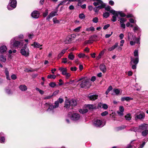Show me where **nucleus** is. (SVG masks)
<instances>
[{
  "mask_svg": "<svg viewBox=\"0 0 148 148\" xmlns=\"http://www.w3.org/2000/svg\"><path fill=\"white\" fill-rule=\"evenodd\" d=\"M63 101V99L59 98L57 101H55L54 105L49 103H46L45 106L46 107H49L47 111L51 113L54 114L56 111L55 109L59 107V103H61Z\"/></svg>",
  "mask_w": 148,
  "mask_h": 148,
  "instance_id": "1",
  "label": "nucleus"
},
{
  "mask_svg": "<svg viewBox=\"0 0 148 148\" xmlns=\"http://www.w3.org/2000/svg\"><path fill=\"white\" fill-rule=\"evenodd\" d=\"M82 81V83L80 84L81 87L82 88H89L91 86V83L90 79L88 77H82L77 81Z\"/></svg>",
  "mask_w": 148,
  "mask_h": 148,
  "instance_id": "2",
  "label": "nucleus"
},
{
  "mask_svg": "<svg viewBox=\"0 0 148 148\" xmlns=\"http://www.w3.org/2000/svg\"><path fill=\"white\" fill-rule=\"evenodd\" d=\"M68 117L69 118L72 120L74 121H79L80 118V115L77 113L69 112L68 113Z\"/></svg>",
  "mask_w": 148,
  "mask_h": 148,
  "instance_id": "3",
  "label": "nucleus"
},
{
  "mask_svg": "<svg viewBox=\"0 0 148 148\" xmlns=\"http://www.w3.org/2000/svg\"><path fill=\"white\" fill-rule=\"evenodd\" d=\"M20 53L22 55L25 57H27L29 56V51L27 44H25L21 49Z\"/></svg>",
  "mask_w": 148,
  "mask_h": 148,
  "instance_id": "4",
  "label": "nucleus"
},
{
  "mask_svg": "<svg viewBox=\"0 0 148 148\" xmlns=\"http://www.w3.org/2000/svg\"><path fill=\"white\" fill-rule=\"evenodd\" d=\"M17 37L13 38L10 41V43L14 47H17L19 46H21V42L18 41Z\"/></svg>",
  "mask_w": 148,
  "mask_h": 148,
  "instance_id": "5",
  "label": "nucleus"
},
{
  "mask_svg": "<svg viewBox=\"0 0 148 148\" xmlns=\"http://www.w3.org/2000/svg\"><path fill=\"white\" fill-rule=\"evenodd\" d=\"M93 1H95L93 4L95 6H99V9H102L104 8L106 6V4L103 3L101 0H92Z\"/></svg>",
  "mask_w": 148,
  "mask_h": 148,
  "instance_id": "6",
  "label": "nucleus"
},
{
  "mask_svg": "<svg viewBox=\"0 0 148 148\" xmlns=\"http://www.w3.org/2000/svg\"><path fill=\"white\" fill-rule=\"evenodd\" d=\"M16 0H10L8 5V9L10 10H13L16 7Z\"/></svg>",
  "mask_w": 148,
  "mask_h": 148,
  "instance_id": "7",
  "label": "nucleus"
},
{
  "mask_svg": "<svg viewBox=\"0 0 148 148\" xmlns=\"http://www.w3.org/2000/svg\"><path fill=\"white\" fill-rule=\"evenodd\" d=\"M104 125L101 121L99 119L95 120L93 122V125L96 127H102Z\"/></svg>",
  "mask_w": 148,
  "mask_h": 148,
  "instance_id": "8",
  "label": "nucleus"
},
{
  "mask_svg": "<svg viewBox=\"0 0 148 148\" xmlns=\"http://www.w3.org/2000/svg\"><path fill=\"white\" fill-rule=\"evenodd\" d=\"M74 35L73 34L68 36L65 40L64 41V42L66 44L70 43L73 39Z\"/></svg>",
  "mask_w": 148,
  "mask_h": 148,
  "instance_id": "9",
  "label": "nucleus"
},
{
  "mask_svg": "<svg viewBox=\"0 0 148 148\" xmlns=\"http://www.w3.org/2000/svg\"><path fill=\"white\" fill-rule=\"evenodd\" d=\"M131 61L130 63L131 65L132 64H137L139 62V58L138 57H130Z\"/></svg>",
  "mask_w": 148,
  "mask_h": 148,
  "instance_id": "10",
  "label": "nucleus"
},
{
  "mask_svg": "<svg viewBox=\"0 0 148 148\" xmlns=\"http://www.w3.org/2000/svg\"><path fill=\"white\" fill-rule=\"evenodd\" d=\"M111 13L113 15L112 16V18L111 19V20L113 22H115L116 20V17H118L117 12L115 10H111Z\"/></svg>",
  "mask_w": 148,
  "mask_h": 148,
  "instance_id": "11",
  "label": "nucleus"
},
{
  "mask_svg": "<svg viewBox=\"0 0 148 148\" xmlns=\"http://www.w3.org/2000/svg\"><path fill=\"white\" fill-rule=\"evenodd\" d=\"M40 14L38 11L35 10L31 13V15L32 17L35 18H38Z\"/></svg>",
  "mask_w": 148,
  "mask_h": 148,
  "instance_id": "12",
  "label": "nucleus"
},
{
  "mask_svg": "<svg viewBox=\"0 0 148 148\" xmlns=\"http://www.w3.org/2000/svg\"><path fill=\"white\" fill-rule=\"evenodd\" d=\"M57 12L52 11L51 12L46 18L47 20L49 21V19L53 17V16L57 15Z\"/></svg>",
  "mask_w": 148,
  "mask_h": 148,
  "instance_id": "13",
  "label": "nucleus"
},
{
  "mask_svg": "<svg viewBox=\"0 0 148 148\" xmlns=\"http://www.w3.org/2000/svg\"><path fill=\"white\" fill-rule=\"evenodd\" d=\"M5 134L2 132H0V143L4 144L5 142Z\"/></svg>",
  "mask_w": 148,
  "mask_h": 148,
  "instance_id": "14",
  "label": "nucleus"
},
{
  "mask_svg": "<svg viewBox=\"0 0 148 148\" xmlns=\"http://www.w3.org/2000/svg\"><path fill=\"white\" fill-rule=\"evenodd\" d=\"M88 97L90 100L94 101L97 99L98 95H89Z\"/></svg>",
  "mask_w": 148,
  "mask_h": 148,
  "instance_id": "15",
  "label": "nucleus"
},
{
  "mask_svg": "<svg viewBox=\"0 0 148 148\" xmlns=\"http://www.w3.org/2000/svg\"><path fill=\"white\" fill-rule=\"evenodd\" d=\"M128 36L129 40H135L136 37L134 36L131 33L128 32Z\"/></svg>",
  "mask_w": 148,
  "mask_h": 148,
  "instance_id": "16",
  "label": "nucleus"
},
{
  "mask_svg": "<svg viewBox=\"0 0 148 148\" xmlns=\"http://www.w3.org/2000/svg\"><path fill=\"white\" fill-rule=\"evenodd\" d=\"M133 98L129 97H124L121 98V100L122 101H130L131 100H133Z\"/></svg>",
  "mask_w": 148,
  "mask_h": 148,
  "instance_id": "17",
  "label": "nucleus"
},
{
  "mask_svg": "<svg viewBox=\"0 0 148 148\" xmlns=\"http://www.w3.org/2000/svg\"><path fill=\"white\" fill-rule=\"evenodd\" d=\"M7 48L6 46L3 45L0 47V53H5L6 52Z\"/></svg>",
  "mask_w": 148,
  "mask_h": 148,
  "instance_id": "18",
  "label": "nucleus"
},
{
  "mask_svg": "<svg viewBox=\"0 0 148 148\" xmlns=\"http://www.w3.org/2000/svg\"><path fill=\"white\" fill-rule=\"evenodd\" d=\"M147 124L145 123H144L142 124L139 127V130L141 131V130H147Z\"/></svg>",
  "mask_w": 148,
  "mask_h": 148,
  "instance_id": "19",
  "label": "nucleus"
},
{
  "mask_svg": "<svg viewBox=\"0 0 148 148\" xmlns=\"http://www.w3.org/2000/svg\"><path fill=\"white\" fill-rule=\"evenodd\" d=\"M86 107L90 110L96 109H97V107L95 104H88L86 105Z\"/></svg>",
  "mask_w": 148,
  "mask_h": 148,
  "instance_id": "20",
  "label": "nucleus"
},
{
  "mask_svg": "<svg viewBox=\"0 0 148 148\" xmlns=\"http://www.w3.org/2000/svg\"><path fill=\"white\" fill-rule=\"evenodd\" d=\"M59 70L62 72V74H69L67 73V69L66 68L60 67L59 69Z\"/></svg>",
  "mask_w": 148,
  "mask_h": 148,
  "instance_id": "21",
  "label": "nucleus"
},
{
  "mask_svg": "<svg viewBox=\"0 0 148 148\" xmlns=\"http://www.w3.org/2000/svg\"><path fill=\"white\" fill-rule=\"evenodd\" d=\"M67 49L63 50L62 51L58 54L57 57L58 59H60L62 56L63 54L66 52Z\"/></svg>",
  "mask_w": 148,
  "mask_h": 148,
  "instance_id": "22",
  "label": "nucleus"
},
{
  "mask_svg": "<svg viewBox=\"0 0 148 148\" xmlns=\"http://www.w3.org/2000/svg\"><path fill=\"white\" fill-rule=\"evenodd\" d=\"M20 89L22 91H25L27 90V87L25 85H21L19 87Z\"/></svg>",
  "mask_w": 148,
  "mask_h": 148,
  "instance_id": "23",
  "label": "nucleus"
},
{
  "mask_svg": "<svg viewBox=\"0 0 148 148\" xmlns=\"http://www.w3.org/2000/svg\"><path fill=\"white\" fill-rule=\"evenodd\" d=\"M114 92L117 95H118L120 93L121 94L122 90L119 89H114L113 90Z\"/></svg>",
  "mask_w": 148,
  "mask_h": 148,
  "instance_id": "24",
  "label": "nucleus"
},
{
  "mask_svg": "<svg viewBox=\"0 0 148 148\" xmlns=\"http://www.w3.org/2000/svg\"><path fill=\"white\" fill-rule=\"evenodd\" d=\"M31 45L33 46L34 48H40L42 46V45H40L39 43L36 42H34Z\"/></svg>",
  "mask_w": 148,
  "mask_h": 148,
  "instance_id": "25",
  "label": "nucleus"
},
{
  "mask_svg": "<svg viewBox=\"0 0 148 148\" xmlns=\"http://www.w3.org/2000/svg\"><path fill=\"white\" fill-rule=\"evenodd\" d=\"M100 70L103 73H105L106 71V68L105 65L104 64H102L100 65Z\"/></svg>",
  "mask_w": 148,
  "mask_h": 148,
  "instance_id": "26",
  "label": "nucleus"
},
{
  "mask_svg": "<svg viewBox=\"0 0 148 148\" xmlns=\"http://www.w3.org/2000/svg\"><path fill=\"white\" fill-rule=\"evenodd\" d=\"M144 117L145 115L143 114H140L136 115L135 117V119L136 120L137 119H141L144 118Z\"/></svg>",
  "mask_w": 148,
  "mask_h": 148,
  "instance_id": "27",
  "label": "nucleus"
},
{
  "mask_svg": "<svg viewBox=\"0 0 148 148\" xmlns=\"http://www.w3.org/2000/svg\"><path fill=\"white\" fill-rule=\"evenodd\" d=\"M118 43L116 42L115 43V45L111 47L110 48H109L108 49V50L109 51H111L114 50L115 49L117 48L118 47Z\"/></svg>",
  "mask_w": 148,
  "mask_h": 148,
  "instance_id": "28",
  "label": "nucleus"
},
{
  "mask_svg": "<svg viewBox=\"0 0 148 148\" xmlns=\"http://www.w3.org/2000/svg\"><path fill=\"white\" fill-rule=\"evenodd\" d=\"M5 92L7 94L10 95L13 94L12 91L8 87L6 88L5 89Z\"/></svg>",
  "mask_w": 148,
  "mask_h": 148,
  "instance_id": "29",
  "label": "nucleus"
},
{
  "mask_svg": "<svg viewBox=\"0 0 148 148\" xmlns=\"http://www.w3.org/2000/svg\"><path fill=\"white\" fill-rule=\"evenodd\" d=\"M71 105L70 101L68 100H66L65 102V107L68 108Z\"/></svg>",
  "mask_w": 148,
  "mask_h": 148,
  "instance_id": "30",
  "label": "nucleus"
},
{
  "mask_svg": "<svg viewBox=\"0 0 148 148\" xmlns=\"http://www.w3.org/2000/svg\"><path fill=\"white\" fill-rule=\"evenodd\" d=\"M68 58L71 60H73L75 58V56L72 53H70L68 56Z\"/></svg>",
  "mask_w": 148,
  "mask_h": 148,
  "instance_id": "31",
  "label": "nucleus"
},
{
  "mask_svg": "<svg viewBox=\"0 0 148 148\" xmlns=\"http://www.w3.org/2000/svg\"><path fill=\"white\" fill-rule=\"evenodd\" d=\"M116 12H117L118 16L119 15L121 17H124L126 16L125 14L123 13L122 11H116Z\"/></svg>",
  "mask_w": 148,
  "mask_h": 148,
  "instance_id": "32",
  "label": "nucleus"
},
{
  "mask_svg": "<svg viewBox=\"0 0 148 148\" xmlns=\"http://www.w3.org/2000/svg\"><path fill=\"white\" fill-rule=\"evenodd\" d=\"M71 103V105L72 106H75L76 105L77 103L75 99H72L70 101Z\"/></svg>",
  "mask_w": 148,
  "mask_h": 148,
  "instance_id": "33",
  "label": "nucleus"
},
{
  "mask_svg": "<svg viewBox=\"0 0 148 148\" xmlns=\"http://www.w3.org/2000/svg\"><path fill=\"white\" fill-rule=\"evenodd\" d=\"M88 111V110L86 108H84L83 109H80L79 112L83 114L87 112Z\"/></svg>",
  "mask_w": 148,
  "mask_h": 148,
  "instance_id": "34",
  "label": "nucleus"
},
{
  "mask_svg": "<svg viewBox=\"0 0 148 148\" xmlns=\"http://www.w3.org/2000/svg\"><path fill=\"white\" fill-rule=\"evenodd\" d=\"M130 130L135 132H140V131L139 130V127H133L130 129Z\"/></svg>",
  "mask_w": 148,
  "mask_h": 148,
  "instance_id": "35",
  "label": "nucleus"
},
{
  "mask_svg": "<svg viewBox=\"0 0 148 148\" xmlns=\"http://www.w3.org/2000/svg\"><path fill=\"white\" fill-rule=\"evenodd\" d=\"M0 60L1 62H5L6 61V59L5 57L2 54L0 55Z\"/></svg>",
  "mask_w": 148,
  "mask_h": 148,
  "instance_id": "36",
  "label": "nucleus"
},
{
  "mask_svg": "<svg viewBox=\"0 0 148 148\" xmlns=\"http://www.w3.org/2000/svg\"><path fill=\"white\" fill-rule=\"evenodd\" d=\"M78 57L80 58H84L85 57H86L87 58H89V57L88 56H86L83 53H80L78 55Z\"/></svg>",
  "mask_w": 148,
  "mask_h": 148,
  "instance_id": "37",
  "label": "nucleus"
},
{
  "mask_svg": "<svg viewBox=\"0 0 148 148\" xmlns=\"http://www.w3.org/2000/svg\"><path fill=\"white\" fill-rule=\"evenodd\" d=\"M126 119L127 121H130L131 119V114H128L125 116Z\"/></svg>",
  "mask_w": 148,
  "mask_h": 148,
  "instance_id": "38",
  "label": "nucleus"
},
{
  "mask_svg": "<svg viewBox=\"0 0 148 148\" xmlns=\"http://www.w3.org/2000/svg\"><path fill=\"white\" fill-rule=\"evenodd\" d=\"M86 30L88 32H89L90 31L93 32L95 31V28L91 26L89 28H86Z\"/></svg>",
  "mask_w": 148,
  "mask_h": 148,
  "instance_id": "39",
  "label": "nucleus"
},
{
  "mask_svg": "<svg viewBox=\"0 0 148 148\" xmlns=\"http://www.w3.org/2000/svg\"><path fill=\"white\" fill-rule=\"evenodd\" d=\"M104 8H105V10L108 11H109L110 13H111V10H110L111 7L109 5H108L106 7H105V6Z\"/></svg>",
  "mask_w": 148,
  "mask_h": 148,
  "instance_id": "40",
  "label": "nucleus"
},
{
  "mask_svg": "<svg viewBox=\"0 0 148 148\" xmlns=\"http://www.w3.org/2000/svg\"><path fill=\"white\" fill-rule=\"evenodd\" d=\"M148 134V130H145L142 132V134L143 136H145Z\"/></svg>",
  "mask_w": 148,
  "mask_h": 148,
  "instance_id": "41",
  "label": "nucleus"
},
{
  "mask_svg": "<svg viewBox=\"0 0 148 148\" xmlns=\"http://www.w3.org/2000/svg\"><path fill=\"white\" fill-rule=\"evenodd\" d=\"M56 77V76L55 75H48L47 76V78L49 79H54Z\"/></svg>",
  "mask_w": 148,
  "mask_h": 148,
  "instance_id": "42",
  "label": "nucleus"
},
{
  "mask_svg": "<svg viewBox=\"0 0 148 148\" xmlns=\"http://www.w3.org/2000/svg\"><path fill=\"white\" fill-rule=\"evenodd\" d=\"M134 56L135 57L139 58L138 51L137 50H135L134 53Z\"/></svg>",
  "mask_w": 148,
  "mask_h": 148,
  "instance_id": "43",
  "label": "nucleus"
},
{
  "mask_svg": "<svg viewBox=\"0 0 148 148\" xmlns=\"http://www.w3.org/2000/svg\"><path fill=\"white\" fill-rule=\"evenodd\" d=\"M118 18L120 20V23H124L126 21V19L123 18L118 17Z\"/></svg>",
  "mask_w": 148,
  "mask_h": 148,
  "instance_id": "44",
  "label": "nucleus"
},
{
  "mask_svg": "<svg viewBox=\"0 0 148 148\" xmlns=\"http://www.w3.org/2000/svg\"><path fill=\"white\" fill-rule=\"evenodd\" d=\"M134 141H135V140H134ZM133 141H134V140L131 141L130 144L128 145L127 146L126 148H132L133 146L135 147L134 145H133Z\"/></svg>",
  "mask_w": 148,
  "mask_h": 148,
  "instance_id": "45",
  "label": "nucleus"
},
{
  "mask_svg": "<svg viewBox=\"0 0 148 148\" xmlns=\"http://www.w3.org/2000/svg\"><path fill=\"white\" fill-rule=\"evenodd\" d=\"M110 16V14L108 12H106L103 14V16L104 17L107 18Z\"/></svg>",
  "mask_w": 148,
  "mask_h": 148,
  "instance_id": "46",
  "label": "nucleus"
},
{
  "mask_svg": "<svg viewBox=\"0 0 148 148\" xmlns=\"http://www.w3.org/2000/svg\"><path fill=\"white\" fill-rule=\"evenodd\" d=\"M48 10L47 9L45 10V12L43 13V16L44 17H46L48 14Z\"/></svg>",
  "mask_w": 148,
  "mask_h": 148,
  "instance_id": "47",
  "label": "nucleus"
},
{
  "mask_svg": "<svg viewBox=\"0 0 148 148\" xmlns=\"http://www.w3.org/2000/svg\"><path fill=\"white\" fill-rule=\"evenodd\" d=\"M36 90L39 91V93L41 95H42L44 93V92L43 91L40 89L38 88H36Z\"/></svg>",
  "mask_w": 148,
  "mask_h": 148,
  "instance_id": "48",
  "label": "nucleus"
},
{
  "mask_svg": "<svg viewBox=\"0 0 148 148\" xmlns=\"http://www.w3.org/2000/svg\"><path fill=\"white\" fill-rule=\"evenodd\" d=\"M99 6H95L93 8V10L95 12H97L101 9H99Z\"/></svg>",
  "mask_w": 148,
  "mask_h": 148,
  "instance_id": "49",
  "label": "nucleus"
},
{
  "mask_svg": "<svg viewBox=\"0 0 148 148\" xmlns=\"http://www.w3.org/2000/svg\"><path fill=\"white\" fill-rule=\"evenodd\" d=\"M139 27L136 25H135V26L133 28V30L134 32H135L136 31L138 30L139 29Z\"/></svg>",
  "mask_w": 148,
  "mask_h": 148,
  "instance_id": "50",
  "label": "nucleus"
},
{
  "mask_svg": "<svg viewBox=\"0 0 148 148\" xmlns=\"http://www.w3.org/2000/svg\"><path fill=\"white\" fill-rule=\"evenodd\" d=\"M98 18L97 17L94 18L92 19V21L93 23H96L98 21Z\"/></svg>",
  "mask_w": 148,
  "mask_h": 148,
  "instance_id": "51",
  "label": "nucleus"
},
{
  "mask_svg": "<svg viewBox=\"0 0 148 148\" xmlns=\"http://www.w3.org/2000/svg\"><path fill=\"white\" fill-rule=\"evenodd\" d=\"M140 37L138 38H136H136H135V41L136 42V43L137 44H140Z\"/></svg>",
  "mask_w": 148,
  "mask_h": 148,
  "instance_id": "52",
  "label": "nucleus"
},
{
  "mask_svg": "<svg viewBox=\"0 0 148 148\" xmlns=\"http://www.w3.org/2000/svg\"><path fill=\"white\" fill-rule=\"evenodd\" d=\"M79 17L80 19H82L84 18L85 17V15L83 13L80 14L79 15Z\"/></svg>",
  "mask_w": 148,
  "mask_h": 148,
  "instance_id": "53",
  "label": "nucleus"
},
{
  "mask_svg": "<svg viewBox=\"0 0 148 148\" xmlns=\"http://www.w3.org/2000/svg\"><path fill=\"white\" fill-rule=\"evenodd\" d=\"M49 85L50 87L52 88H54L55 86H56V84L54 82H51L49 83Z\"/></svg>",
  "mask_w": 148,
  "mask_h": 148,
  "instance_id": "54",
  "label": "nucleus"
},
{
  "mask_svg": "<svg viewBox=\"0 0 148 148\" xmlns=\"http://www.w3.org/2000/svg\"><path fill=\"white\" fill-rule=\"evenodd\" d=\"M53 20L54 23H59V21L56 18H53Z\"/></svg>",
  "mask_w": 148,
  "mask_h": 148,
  "instance_id": "55",
  "label": "nucleus"
},
{
  "mask_svg": "<svg viewBox=\"0 0 148 148\" xmlns=\"http://www.w3.org/2000/svg\"><path fill=\"white\" fill-rule=\"evenodd\" d=\"M108 106L106 104L103 103L102 108L103 109L106 110L108 108Z\"/></svg>",
  "mask_w": 148,
  "mask_h": 148,
  "instance_id": "56",
  "label": "nucleus"
},
{
  "mask_svg": "<svg viewBox=\"0 0 148 148\" xmlns=\"http://www.w3.org/2000/svg\"><path fill=\"white\" fill-rule=\"evenodd\" d=\"M81 28V27H78L76 28H75L74 29V31L75 32H78L79 31L80 29V28Z\"/></svg>",
  "mask_w": 148,
  "mask_h": 148,
  "instance_id": "57",
  "label": "nucleus"
},
{
  "mask_svg": "<svg viewBox=\"0 0 148 148\" xmlns=\"http://www.w3.org/2000/svg\"><path fill=\"white\" fill-rule=\"evenodd\" d=\"M108 114V112L106 111H104V112H102L101 113V115L102 116H104Z\"/></svg>",
  "mask_w": 148,
  "mask_h": 148,
  "instance_id": "58",
  "label": "nucleus"
},
{
  "mask_svg": "<svg viewBox=\"0 0 148 148\" xmlns=\"http://www.w3.org/2000/svg\"><path fill=\"white\" fill-rule=\"evenodd\" d=\"M93 42L92 40H88L86 41H85V43L86 44L90 43H92Z\"/></svg>",
  "mask_w": 148,
  "mask_h": 148,
  "instance_id": "59",
  "label": "nucleus"
},
{
  "mask_svg": "<svg viewBox=\"0 0 148 148\" xmlns=\"http://www.w3.org/2000/svg\"><path fill=\"white\" fill-rule=\"evenodd\" d=\"M23 35L22 34H20L18 36H16V37H17L18 40H19L20 39H22L23 38Z\"/></svg>",
  "mask_w": 148,
  "mask_h": 148,
  "instance_id": "60",
  "label": "nucleus"
},
{
  "mask_svg": "<svg viewBox=\"0 0 148 148\" xmlns=\"http://www.w3.org/2000/svg\"><path fill=\"white\" fill-rule=\"evenodd\" d=\"M63 61L62 62L64 64H66L67 62V58H62Z\"/></svg>",
  "mask_w": 148,
  "mask_h": 148,
  "instance_id": "61",
  "label": "nucleus"
},
{
  "mask_svg": "<svg viewBox=\"0 0 148 148\" xmlns=\"http://www.w3.org/2000/svg\"><path fill=\"white\" fill-rule=\"evenodd\" d=\"M117 113L120 116H121L123 115V112H121L120 111H118Z\"/></svg>",
  "mask_w": 148,
  "mask_h": 148,
  "instance_id": "62",
  "label": "nucleus"
},
{
  "mask_svg": "<svg viewBox=\"0 0 148 148\" xmlns=\"http://www.w3.org/2000/svg\"><path fill=\"white\" fill-rule=\"evenodd\" d=\"M110 26V25L109 24H107L104 26L103 27V29L104 30L107 29L108 27Z\"/></svg>",
  "mask_w": 148,
  "mask_h": 148,
  "instance_id": "63",
  "label": "nucleus"
},
{
  "mask_svg": "<svg viewBox=\"0 0 148 148\" xmlns=\"http://www.w3.org/2000/svg\"><path fill=\"white\" fill-rule=\"evenodd\" d=\"M145 142H144L141 144L140 145V146L138 147V148H142L145 145Z\"/></svg>",
  "mask_w": 148,
  "mask_h": 148,
  "instance_id": "64",
  "label": "nucleus"
}]
</instances>
